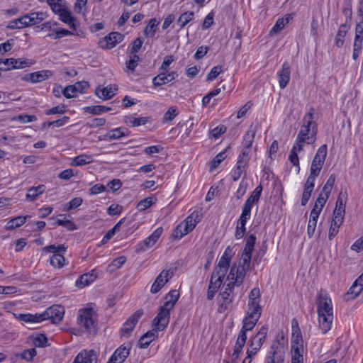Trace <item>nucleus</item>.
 Wrapping results in <instances>:
<instances>
[{
	"label": "nucleus",
	"instance_id": "1",
	"mask_svg": "<svg viewBox=\"0 0 363 363\" xmlns=\"http://www.w3.org/2000/svg\"><path fill=\"white\" fill-rule=\"evenodd\" d=\"M313 115L314 108H311L310 111L303 116V124L301 127L289 156V160L294 166L297 167L298 172L300 170L298 152L303 150L305 143L313 144L316 140L318 130L316 124L313 122Z\"/></svg>",
	"mask_w": 363,
	"mask_h": 363
},
{
	"label": "nucleus",
	"instance_id": "2",
	"mask_svg": "<svg viewBox=\"0 0 363 363\" xmlns=\"http://www.w3.org/2000/svg\"><path fill=\"white\" fill-rule=\"evenodd\" d=\"M179 294L177 290L170 291L164 297V303L159 308V312L152 320V326L156 330L162 331L168 325L170 311L178 301Z\"/></svg>",
	"mask_w": 363,
	"mask_h": 363
},
{
	"label": "nucleus",
	"instance_id": "3",
	"mask_svg": "<svg viewBox=\"0 0 363 363\" xmlns=\"http://www.w3.org/2000/svg\"><path fill=\"white\" fill-rule=\"evenodd\" d=\"M96 312L92 303L87 304L86 307L79 311L78 324L84 327L89 333H95L96 330Z\"/></svg>",
	"mask_w": 363,
	"mask_h": 363
},
{
	"label": "nucleus",
	"instance_id": "4",
	"mask_svg": "<svg viewBox=\"0 0 363 363\" xmlns=\"http://www.w3.org/2000/svg\"><path fill=\"white\" fill-rule=\"evenodd\" d=\"M268 332V325H263L257 329L255 334L250 336L248 341L250 348H248L246 352L249 357H255L260 350L263 344L265 342Z\"/></svg>",
	"mask_w": 363,
	"mask_h": 363
},
{
	"label": "nucleus",
	"instance_id": "5",
	"mask_svg": "<svg viewBox=\"0 0 363 363\" xmlns=\"http://www.w3.org/2000/svg\"><path fill=\"white\" fill-rule=\"evenodd\" d=\"M252 257L242 254L240 264L238 267L233 264L230 269V272L227 276V281L235 279V282L242 284L246 276L247 271L250 266Z\"/></svg>",
	"mask_w": 363,
	"mask_h": 363
},
{
	"label": "nucleus",
	"instance_id": "6",
	"mask_svg": "<svg viewBox=\"0 0 363 363\" xmlns=\"http://www.w3.org/2000/svg\"><path fill=\"white\" fill-rule=\"evenodd\" d=\"M327 152L326 145H323L318 149L311 162L309 177L315 179L319 175L324 164Z\"/></svg>",
	"mask_w": 363,
	"mask_h": 363
},
{
	"label": "nucleus",
	"instance_id": "7",
	"mask_svg": "<svg viewBox=\"0 0 363 363\" xmlns=\"http://www.w3.org/2000/svg\"><path fill=\"white\" fill-rule=\"evenodd\" d=\"M317 313H333V302L326 290L320 289L316 296Z\"/></svg>",
	"mask_w": 363,
	"mask_h": 363
},
{
	"label": "nucleus",
	"instance_id": "8",
	"mask_svg": "<svg viewBox=\"0 0 363 363\" xmlns=\"http://www.w3.org/2000/svg\"><path fill=\"white\" fill-rule=\"evenodd\" d=\"M228 283L226 285L225 290L220 294L221 299L219 301V310L220 311H224L228 309L230 304L232 303L234 298V288L235 286H239L241 284H238L235 282V279L228 281Z\"/></svg>",
	"mask_w": 363,
	"mask_h": 363
},
{
	"label": "nucleus",
	"instance_id": "9",
	"mask_svg": "<svg viewBox=\"0 0 363 363\" xmlns=\"http://www.w3.org/2000/svg\"><path fill=\"white\" fill-rule=\"evenodd\" d=\"M285 350L279 340L274 341L270 347L267 363H284Z\"/></svg>",
	"mask_w": 363,
	"mask_h": 363
},
{
	"label": "nucleus",
	"instance_id": "10",
	"mask_svg": "<svg viewBox=\"0 0 363 363\" xmlns=\"http://www.w3.org/2000/svg\"><path fill=\"white\" fill-rule=\"evenodd\" d=\"M143 315V311L139 309L133 313L123 324L121 328V335L125 337H129L132 331Z\"/></svg>",
	"mask_w": 363,
	"mask_h": 363
},
{
	"label": "nucleus",
	"instance_id": "11",
	"mask_svg": "<svg viewBox=\"0 0 363 363\" xmlns=\"http://www.w3.org/2000/svg\"><path fill=\"white\" fill-rule=\"evenodd\" d=\"M124 35L118 32H111L98 43L99 48L104 50H111L123 40Z\"/></svg>",
	"mask_w": 363,
	"mask_h": 363
},
{
	"label": "nucleus",
	"instance_id": "12",
	"mask_svg": "<svg viewBox=\"0 0 363 363\" xmlns=\"http://www.w3.org/2000/svg\"><path fill=\"white\" fill-rule=\"evenodd\" d=\"M65 309L60 305H54L43 312L44 320H50L52 323H60L64 317Z\"/></svg>",
	"mask_w": 363,
	"mask_h": 363
},
{
	"label": "nucleus",
	"instance_id": "13",
	"mask_svg": "<svg viewBox=\"0 0 363 363\" xmlns=\"http://www.w3.org/2000/svg\"><path fill=\"white\" fill-rule=\"evenodd\" d=\"M172 272L171 269H164L157 277L155 281L152 284L150 292L152 294L158 293L162 287L169 281L172 278Z\"/></svg>",
	"mask_w": 363,
	"mask_h": 363
},
{
	"label": "nucleus",
	"instance_id": "14",
	"mask_svg": "<svg viewBox=\"0 0 363 363\" xmlns=\"http://www.w3.org/2000/svg\"><path fill=\"white\" fill-rule=\"evenodd\" d=\"M54 13L58 15L59 19L68 25L69 28L74 29V30H77L78 27L77 19L72 16L71 12L65 5L60 8L59 11L54 12Z\"/></svg>",
	"mask_w": 363,
	"mask_h": 363
},
{
	"label": "nucleus",
	"instance_id": "15",
	"mask_svg": "<svg viewBox=\"0 0 363 363\" xmlns=\"http://www.w3.org/2000/svg\"><path fill=\"white\" fill-rule=\"evenodd\" d=\"M130 344L120 346L112 354L108 363H123L130 354Z\"/></svg>",
	"mask_w": 363,
	"mask_h": 363
},
{
	"label": "nucleus",
	"instance_id": "16",
	"mask_svg": "<svg viewBox=\"0 0 363 363\" xmlns=\"http://www.w3.org/2000/svg\"><path fill=\"white\" fill-rule=\"evenodd\" d=\"M291 76V67L288 62H284L281 69L277 72L279 84L281 89H284L289 82Z\"/></svg>",
	"mask_w": 363,
	"mask_h": 363
},
{
	"label": "nucleus",
	"instance_id": "17",
	"mask_svg": "<svg viewBox=\"0 0 363 363\" xmlns=\"http://www.w3.org/2000/svg\"><path fill=\"white\" fill-rule=\"evenodd\" d=\"M160 72L152 79V84L155 86H160L174 80L178 74L177 72Z\"/></svg>",
	"mask_w": 363,
	"mask_h": 363
},
{
	"label": "nucleus",
	"instance_id": "18",
	"mask_svg": "<svg viewBox=\"0 0 363 363\" xmlns=\"http://www.w3.org/2000/svg\"><path fill=\"white\" fill-rule=\"evenodd\" d=\"M52 74L53 72L51 70H40L24 75V80L32 83L41 82L52 77Z\"/></svg>",
	"mask_w": 363,
	"mask_h": 363
},
{
	"label": "nucleus",
	"instance_id": "19",
	"mask_svg": "<svg viewBox=\"0 0 363 363\" xmlns=\"http://www.w3.org/2000/svg\"><path fill=\"white\" fill-rule=\"evenodd\" d=\"M319 328L323 334L327 333L332 328L333 313H318Z\"/></svg>",
	"mask_w": 363,
	"mask_h": 363
},
{
	"label": "nucleus",
	"instance_id": "20",
	"mask_svg": "<svg viewBox=\"0 0 363 363\" xmlns=\"http://www.w3.org/2000/svg\"><path fill=\"white\" fill-rule=\"evenodd\" d=\"M45 18L46 14L43 12H35L29 14H24V27L38 24Z\"/></svg>",
	"mask_w": 363,
	"mask_h": 363
},
{
	"label": "nucleus",
	"instance_id": "21",
	"mask_svg": "<svg viewBox=\"0 0 363 363\" xmlns=\"http://www.w3.org/2000/svg\"><path fill=\"white\" fill-rule=\"evenodd\" d=\"M159 330H156L155 328H153L152 330L147 331L140 338L138 341V347L141 349L147 348L150 343L155 340L157 336V332Z\"/></svg>",
	"mask_w": 363,
	"mask_h": 363
},
{
	"label": "nucleus",
	"instance_id": "22",
	"mask_svg": "<svg viewBox=\"0 0 363 363\" xmlns=\"http://www.w3.org/2000/svg\"><path fill=\"white\" fill-rule=\"evenodd\" d=\"M294 18V13H289L284 17L279 18L274 26L270 30L269 34L273 35L274 34L281 31Z\"/></svg>",
	"mask_w": 363,
	"mask_h": 363
},
{
	"label": "nucleus",
	"instance_id": "23",
	"mask_svg": "<svg viewBox=\"0 0 363 363\" xmlns=\"http://www.w3.org/2000/svg\"><path fill=\"white\" fill-rule=\"evenodd\" d=\"M315 181V179L309 177L307 178L306 182L304 185V189L301 198L302 206H305L308 203L311 196V194L314 189Z\"/></svg>",
	"mask_w": 363,
	"mask_h": 363
},
{
	"label": "nucleus",
	"instance_id": "24",
	"mask_svg": "<svg viewBox=\"0 0 363 363\" xmlns=\"http://www.w3.org/2000/svg\"><path fill=\"white\" fill-rule=\"evenodd\" d=\"M257 129V125L252 124L250 125L248 130L243 136V140L242 142V147H246L247 148L252 147Z\"/></svg>",
	"mask_w": 363,
	"mask_h": 363
},
{
	"label": "nucleus",
	"instance_id": "25",
	"mask_svg": "<svg viewBox=\"0 0 363 363\" xmlns=\"http://www.w3.org/2000/svg\"><path fill=\"white\" fill-rule=\"evenodd\" d=\"M130 131L125 127H120L114 128L108 131L106 135L105 138L109 140H118L123 137L128 136Z\"/></svg>",
	"mask_w": 363,
	"mask_h": 363
},
{
	"label": "nucleus",
	"instance_id": "26",
	"mask_svg": "<svg viewBox=\"0 0 363 363\" xmlns=\"http://www.w3.org/2000/svg\"><path fill=\"white\" fill-rule=\"evenodd\" d=\"M262 314V308L258 303H247V311L244 318L259 320Z\"/></svg>",
	"mask_w": 363,
	"mask_h": 363
},
{
	"label": "nucleus",
	"instance_id": "27",
	"mask_svg": "<svg viewBox=\"0 0 363 363\" xmlns=\"http://www.w3.org/2000/svg\"><path fill=\"white\" fill-rule=\"evenodd\" d=\"M200 219L197 213H193L189 215L181 224L184 225V229L189 233L199 223Z\"/></svg>",
	"mask_w": 363,
	"mask_h": 363
},
{
	"label": "nucleus",
	"instance_id": "28",
	"mask_svg": "<svg viewBox=\"0 0 363 363\" xmlns=\"http://www.w3.org/2000/svg\"><path fill=\"white\" fill-rule=\"evenodd\" d=\"M230 256L227 253V250H225L222 257L220 258L219 262L217 266L215 267L214 270L219 272H223V274H226V272L230 266Z\"/></svg>",
	"mask_w": 363,
	"mask_h": 363
},
{
	"label": "nucleus",
	"instance_id": "29",
	"mask_svg": "<svg viewBox=\"0 0 363 363\" xmlns=\"http://www.w3.org/2000/svg\"><path fill=\"white\" fill-rule=\"evenodd\" d=\"M95 359L94 350L84 351L77 354L73 363H93Z\"/></svg>",
	"mask_w": 363,
	"mask_h": 363
},
{
	"label": "nucleus",
	"instance_id": "30",
	"mask_svg": "<svg viewBox=\"0 0 363 363\" xmlns=\"http://www.w3.org/2000/svg\"><path fill=\"white\" fill-rule=\"evenodd\" d=\"M262 191V186L261 184L257 186L252 194L247 198L244 206L252 208L253 204L257 202L260 198Z\"/></svg>",
	"mask_w": 363,
	"mask_h": 363
},
{
	"label": "nucleus",
	"instance_id": "31",
	"mask_svg": "<svg viewBox=\"0 0 363 363\" xmlns=\"http://www.w3.org/2000/svg\"><path fill=\"white\" fill-rule=\"evenodd\" d=\"M150 121V117H138L134 118L132 116H126L124 118V122L130 126L138 127L142 125H145Z\"/></svg>",
	"mask_w": 363,
	"mask_h": 363
},
{
	"label": "nucleus",
	"instance_id": "32",
	"mask_svg": "<svg viewBox=\"0 0 363 363\" xmlns=\"http://www.w3.org/2000/svg\"><path fill=\"white\" fill-rule=\"evenodd\" d=\"M28 340L31 342V343L38 347H43L47 345L48 339L46 336L43 334H33L28 337Z\"/></svg>",
	"mask_w": 363,
	"mask_h": 363
},
{
	"label": "nucleus",
	"instance_id": "33",
	"mask_svg": "<svg viewBox=\"0 0 363 363\" xmlns=\"http://www.w3.org/2000/svg\"><path fill=\"white\" fill-rule=\"evenodd\" d=\"M349 27L346 23L340 26L335 37V45L341 48L344 45V38L348 32Z\"/></svg>",
	"mask_w": 363,
	"mask_h": 363
},
{
	"label": "nucleus",
	"instance_id": "34",
	"mask_svg": "<svg viewBox=\"0 0 363 363\" xmlns=\"http://www.w3.org/2000/svg\"><path fill=\"white\" fill-rule=\"evenodd\" d=\"M92 162V156L82 154L74 157L70 163L72 166H82Z\"/></svg>",
	"mask_w": 363,
	"mask_h": 363
},
{
	"label": "nucleus",
	"instance_id": "35",
	"mask_svg": "<svg viewBox=\"0 0 363 363\" xmlns=\"http://www.w3.org/2000/svg\"><path fill=\"white\" fill-rule=\"evenodd\" d=\"M160 21L153 18L150 20L148 25L144 30V35L146 37H153L155 35Z\"/></svg>",
	"mask_w": 363,
	"mask_h": 363
},
{
	"label": "nucleus",
	"instance_id": "36",
	"mask_svg": "<svg viewBox=\"0 0 363 363\" xmlns=\"http://www.w3.org/2000/svg\"><path fill=\"white\" fill-rule=\"evenodd\" d=\"M96 94L100 99L106 100L112 98L115 95V89L111 86H107L103 89H97L96 90Z\"/></svg>",
	"mask_w": 363,
	"mask_h": 363
},
{
	"label": "nucleus",
	"instance_id": "37",
	"mask_svg": "<svg viewBox=\"0 0 363 363\" xmlns=\"http://www.w3.org/2000/svg\"><path fill=\"white\" fill-rule=\"evenodd\" d=\"M363 290V273L357 278L350 288L348 294H354L357 297Z\"/></svg>",
	"mask_w": 363,
	"mask_h": 363
},
{
	"label": "nucleus",
	"instance_id": "38",
	"mask_svg": "<svg viewBox=\"0 0 363 363\" xmlns=\"http://www.w3.org/2000/svg\"><path fill=\"white\" fill-rule=\"evenodd\" d=\"M45 187L44 185H39L35 187H31L28 190L26 194V199L33 201L37 196L42 194L45 191Z\"/></svg>",
	"mask_w": 363,
	"mask_h": 363
},
{
	"label": "nucleus",
	"instance_id": "39",
	"mask_svg": "<svg viewBox=\"0 0 363 363\" xmlns=\"http://www.w3.org/2000/svg\"><path fill=\"white\" fill-rule=\"evenodd\" d=\"M96 276L94 274H84L76 281L77 286L79 287H84L94 282Z\"/></svg>",
	"mask_w": 363,
	"mask_h": 363
},
{
	"label": "nucleus",
	"instance_id": "40",
	"mask_svg": "<svg viewBox=\"0 0 363 363\" xmlns=\"http://www.w3.org/2000/svg\"><path fill=\"white\" fill-rule=\"evenodd\" d=\"M84 110L85 112L93 115H100L104 112L111 111L112 108L105 106L96 105L84 107Z\"/></svg>",
	"mask_w": 363,
	"mask_h": 363
},
{
	"label": "nucleus",
	"instance_id": "41",
	"mask_svg": "<svg viewBox=\"0 0 363 363\" xmlns=\"http://www.w3.org/2000/svg\"><path fill=\"white\" fill-rule=\"evenodd\" d=\"M225 276V274L223 272H219L213 270L209 284L219 289L223 284Z\"/></svg>",
	"mask_w": 363,
	"mask_h": 363
},
{
	"label": "nucleus",
	"instance_id": "42",
	"mask_svg": "<svg viewBox=\"0 0 363 363\" xmlns=\"http://www.w3.org/2000/svg\"><path fill=\"white\" fill-rule=\"evenodd\" d=\"M363 42V28L355 26V37L353 43V48L362 50Z\"/></svg>",
	"mask_w": 363,
	"mask_h": 363
},
{
	"label": "nucleus",
	"instance_id": "43",
	"mask_svg": "<svg viewBox=\"0 0 363 363\" xmlns=\"http://www.w3.org/2000/svg\"><path fill=\"white\" fill-rule=\"evenodd\" d=\"M73 33L67 30V29H65V28H60V29H52L50 33H49L48 35H47V37L52 39V40H57V39H60V38H62L65 36H68V35H72Z\"/></svg>",
	"mask_w": 363,
	"mask_h": 363
},
{
	"label": "nucleus",
	"instance_id": "44",
	"mask_svg": "<svg viewBox=\"0 0 363 363\" xmlns=\"http://www.w3.org/2000/svg\"><path fill=\"white\" fill-rule=\"evenodd\" d=\"M44 321L43 313H24V323L29 324H38Z\"/></svg>",
	"mask_w": 363,
	"mask_h": 363
},
{
	"label": "nucleus",
	"instance_id": "45",
	"mask_svg": "<svg viewBox=\"0 0 363 363\" xmlns=\"http://www.w3.org/2000/svg\"><path fill=\"white\" fill-rule=\"evenodd\" d=\"M344 215H342V210L338 208L333 211V216L332 218L330 226L340 228L343 222Z\"/></svg>",
	"mask_w": 363,
	"mask_h": 363
},
{
	"label": "nucleus",
	"instance_id": "46",
	"mask_svg": "<svg viewBox=\"0 0 363 363\" xmlns=\"http://www.w3.org/2000/svg\"><path fill=\"white\" fill-rule=\"evenodd\" d=\"M51 265L55 268H62L65 265V259L61 253H55L50 259Z\"/></svg>",
	"mask_w": 363,
	"mask_h": 363
},
{
	"label": "nucleus",
	"instance_id": "47",
	"mask_svg": "<svg viewBox=\"0 0 363 363\" xmlns=\"http://www.w3.org/2000/svg\"><path fill=\"white\" fill-rule=\"evenodd\" d=\"M330 194L322 192L318 195L313 208L320 210L322 211L323 206H325L326 201L328 200Z\"/></svg>",
	"mask_w": 363,
	"mask_h": 363
},
{
	"label": "nucleus",
	"instance_id": "48",
	"mask_svg": "<svg viewBox=\"0 0 363 363\" xmlns=\"http://www.w3.org/2000/svg\"><path fill=\"white\" fill-rule=\"evenodd\" d=\"M194 12L189 11L182 13L177 20V23L181 28H184L188 23H189L194 17Z\"/></svg>",
	"mask_w": 363,
	"mask_h": 363
},
{
	"label": "nucleus",
	"instance_id": "49",
	"mask_svg": "<svg viewBox=\"0 0 363 363\" xmlns=\"http://www.w3.org/2000/svg\"><path fill=\"white\" fill-rule=\"evenodd\" d=\"M23 225V217L17 216L9 220L6 225V230H14Z\"/></svg>",
	"mask_w": 363,
	"mask_h": 363
},
{
	"label": "nucleus",
	"instance_id": "50",
	"mask_svg": "<svg viewBox=\"0 0 363 363\" xmlns=\"http://www.w3.org/2000/svg\"><path fill=\"white\" fill-rule=\"evenodd\" d=\"M258 320H255V319H249L247 318H243L242 320V329L250 332L252 331L256 325L257 324Z\"/></svg>",
	"mask_w": 363,
	"mask_h": 363
},
{
	"label": "nucleus",
	"instance_id": "51",
	"mask_svg": "<svg viewBox=\"0 0 363 363\" xmlns=\"http://www.w3.org/2000/svg\"><path fill=\"white\" fill-rule=\"evenodd\" d=\"M251 211L252 209L249 207L243 206L242 213L239 218L238 223L239 225H245L247 221L250 218L251 216Z\"/></svg>",
	"mask_w": 363,
	"mask_h": 363
},
{
	"label": "nucleus",
	"instance_id": "52",
	"mask_svg": "<svg viewBox=\"0 0 363 363\" xmlns=\"http://www.w3.org/2000/svg\"><path fill=\"white\" fill-rule=\"evenodd\" d=\"M18 63L17 60H14V59H3V58H0V65L1 64H3L4 65V67H0V72L1 70H8V69H10L11 68H16L18 67L16 66V64Z\"/></svg>",
	"mask_w": 363,
	"mask_h": 363
},
{
	"label": "nucleus",
	"instance_id": "53",
	"mask_svg": "<svg viewBox=\"0 0 363 363\" xmlns=\"http://www.w3.org/2000/svg\"><path fill=\"white\" fill-rule=\"evenodd\" d=\"M260 291L257 287L253 288L249 294V301L247 303H258L259 304L260 301Z\"/></svg>",
	"mask_w": 363,
	"mask_h": 363
},
{
	"label": "nucleus",
	"instance_id": "54",
	"mask_svg": "<svg viewBox=\"0 0 363 363\" xmlns=\"http://www.w3.org/2000/svg\"><path fill=\"white\" fill-rule=\"evenodd\" d=\"M154 203L152 197H147L138 203L137 208L139 211H143L149 208Z\"/></svg>",
	"mask_w": 363,
	"mask_h": 363
},
{
	"label": "nucleus",
	"instance_id": "55",
	"mask_svg": "<svg viewBox=\"0 0 363 363\" xmlns=\"http://www.w3.org/2000/svg\"><path fill=\"white\" fill-rule=\"evenodd\" d=\"M292 350H303L302 336H292L291 342Z\"/></svg>",
	"mask_w": 363,
	"mask_h": 363
},
{
	"label": "nucleus",
	"instance_id": "56",
	"mask_svg": "<svg viewBox=\"0 0 363 363\" xmlns=\"http://www.w3.org/2000/svg\"><path fill=\"white\" fill-rule=\"evenodd\" d=\"M55 225L63 226L69 230H74L77 229L76 225L72 220L66 218L57 219L55 222Z\"/></svg>",
	"mask_w": 363,
	"mask_h": 363
},
{
	"label": "nucleus",
	"instance_id": "57",
	"mask_svg": "<svg viewBox=\"0 0 363 363\" xmlns=\"http://www.w3.org/2000/svg\"><path fill=\"white\" fill-rule=\"evenodd\" d=\"M67 247H65L63 245H50L48 246H46L43 247V250L45 252L48 253H60V252H65L66 251Z\"/></svg>",
	"mask_w": 363,
	"mask_h": 363
},
{
	"label": "nucleus",
	"instance_id": "58",
	"mask_svg": "<svg viewBox=\"0 0 363 363\" xmlns=\"http://www.w3.org/2000/svg\"><path fill=\"white\" fill-rule=\"evenodd\" d=\"M248 187V183L245 179V176L241 180L239 188L236 191L235 196L238 199H240L246 193L247 189Z\"/></svg>",
	"mask_w": 363,
	"mask_h": 363
},
{
	"label": "nucleus",
	"instance_id": "59",
	"mask_svg": "<svg viewBox=\"0 0 363 363\" xmlns=\"http://www.w3.org/2000/svg\"><path fill=\"white\" fill-rule=\"evenodd\" d=\"M139 60L140 58L138 55L136 54L133 55L130 60L126 62L127 69L131 72H133L135 70L136 67L138 65Z\"/></svg>",
	"mask_w": 363,
	"mask_h": 363
},
{
	"label": "nucleus",
	"instance_id": "60",
	"mask_svg": "<svg viewBox=\"0 0 363 363\" xmlns=\"http://www.w3.org/2000/svg\"><path fill=\"white\" fill-rule=\"evenodd\" d=\"M178 115V111L176 107H170L164 113L162 118L163 122H170Z\"/></svg>",
	"mask_w": 363,
	"mask_h": 363
},
{
	"label": "nucleus",
	"instance_id": "61",
	"mask_svg": "<svg viewBox=\"0 0 363 363\" xmlns=\"http://www.w3.org/2000/svg\"><path fill=\"white\" fill-rule=\"evenodd\" d=\"M225 157L226 155L225 151L218 153L211 162L210 167L211 171H213L217 168L218 165L222 162V161L225 158Z\"/></svg>",
	"mask_w": 363,
	"mask_h": 363
},
{
	"label": "nucleus",
	"instance_id": "62",
	"mask_svg": "<svg viewBox=\"0 0 363 363\" xmlns=\"http://www.w3.org/2000/svg\"><path fill=\"white\" fill-rule=\"evenodd\" d=\"M188 233H189L184 229V225L180 223L173 231L172 236L176 240H180Z\"/></svg>",
	"mask_w": 363,
	"mask_h": 363
},
{
	"label": "nucleus",
	"instance_id": "63",
	"mask_svg": "<svg viewBox=\"0 0 363 363\" xmlns=\"http://www.w3.org/2000/svg\"><path fill=\"white\" fill-rule=\"evenodd\" d=\"M223 71V67L220 65H217L213 67L210 72L207 74L206 80L208 82H211L214 80L218 74L222 72Z\"/></svg>",
	"mask_w": 363,
	"mask_h": 363
},
{
	"label": "nucleus",
	"instance_id": "64",
	"mask_svg": "<svg viewBox=\"0 0 363 363\" xmlns=\"http://www.w3.org/2000/svg\"><path fill=\"white\" fill-rule=\"evenodd\" d=\"M303 350L291 351V363H303Z\"/></svg>",
	"mask_w": 363,
	"mask_h": 363
}]
</instances>
